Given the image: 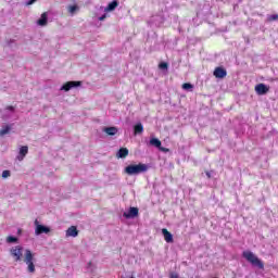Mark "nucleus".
<instances>
[{
    "label": "nucleus",
    "instance_id": "20",
    "mask_svg": "<svg viewBox=\"0 0 278 278\" xmlns=\"http://www.w3.org/2000/svg\"><path fill=\"white\" fill-rule=\"evenodd\" d=\"M7 242L9 244H14V242H18V238L9 236V237H7Z\"/></svg>",
    "mask_w": 278,
    "mask_h": 278
},
{
    "label": "nucleus",
    "instance_id": "29",
    "mask_svg": "<svg viewBox=\"0 0 278 278\" xmlns=\"http://www.w3.org/2000/svg\"><path fill=\"white\" fill-rule=\"evenodd\" d=\"M205 175H206L207 179H212V173L211 172H205Z\"/></svg>",
    "mask_w": 278,
    "mask_h": 278
},
{
    "label": "nucleus",
    "instance_id": "18",
    "mask_svg": "<svg viewBox=\"0 0 278 278\" xmlns=\"http://www.w3.org/2000/svg\"><path fill=\"white\" fill-rule=\"evenodd\" d=\"M142 131H144V126H142V123H139L134 126L135 136H138V134H142Z\"/></svg>",
    "mask_w": 278,
    "mask_h": 278
},
{
    "label": "nucleus",
    "instance_id": "28",
    "mask_svg": "<svg viewBox=\"0 0 278 278\" xmlns=\"http://www.w3.org/2000/svg\"><path fill=\"white\" fill-rule=\"evenodd\" d=\"M170 278H179V274L173 273V274H170Z\"/></svg>",
    "mask_w": 278,
    "mask_h": 278
},
{
    "label": "nucleus",
    "instance_id": "6",
    "mask_svg": "<svg viewBox=\"0 0 278 278\" xmlns=\"http://www.w3.org/2000/svg\"><path fill=\"white\" fill-rule=\"evenodd\" d=\"M254 90H255L256 94L264 96V94H268V92H270V87L266 86L264 83H261L255 86Z\"/></svg>",
    "mask_w": 278,
    "mask_h": 278
},
{
    "label": "nucleus",
    "instance_id": "22",
    "mask_svg": "<svg viewBox=\"0 0 278 278\" xmlns=\"http://www.w3.org/2000/svg\"><path fill=\"white\" fill-rule=\"evenodd\" d=\"M192 88H194V86L190 83L182 84V89L184 90H192Z\"/></svg>",
    "mask_w": 278,
    "mask_h": 278
},
{
    "label": "nucleus",
    "instance_id": "15",
    "mask_svg": "<svg viewBox=\"0 0 278 278\" xmlns=\"http://www.w3.org/2000/svg\"><path fill=\"white\" fill-rule=\"evenodd\" d=\"M129 155V150L127 148H121L116 154V157L123 160Z\"/></svg>",
    "mask_w": 278,
    "mask_h": 278
},
{
    "label": "nucleus",
    "instance_id": "5",
    "mask_svg": "<svg viewBox=\"0 0 278 278\" xmlns=\"http://www.w3.org/2000/svg\"><path fill=\"white\" fill-rule=\"evenodd\" d=\"M35 235L36 236H41V233H50L51 232V228L45 226V225H40L38 223V219L35 220Z\"/></svg>",
    "mask_w": 278,
    "mask_h": 278
},
{
    "label": "nucleus",
    "instance_id": "30",
    "mask_svg": "<svg viewBox=\"0 0 278 278\" xmlns=\"http://www.w3.org/2000/svg\"><path fill=\"white\" fill-rule=\"evenodd\" d=\"M7 110H9L10 112H14V106L9 105V106H7Z\"/></svg>",
    "mask_w": 278,
    "mask_h": 278
},
{
    "label": "nucleus",
    "instance_id": "23",
    "mask_svg": "<svg viewBox=\"0 0 278 278\" xmlns=\"http://www.w3.org/2000/svg\"><path fill=\"white\" fill-rule=\"evenodd\" d=\"M268 23H273V21H278V14H273L267 17Z\"/></svg>",
    "mask_w": 278,
    "mask_h": 278
},
{
    "label": "nucleus",
    "instance_id": "11",
    "mask_svg": "<svg viewBox=\"0 0 278 278\" xmlns=\"http://www.w3.org/2000/svg\"><path fill=\"white\" fill-rule=\"evenodd\" d=\"M77 236H79V230H77L76 226H71L66 230V238H77Z\"/></svg>",
    "mask_w": 278,
    "mask_h": 278
},
{
    "label": "nucleus",
    "instance_id": "10",
    "mask_svg": "<svg viewBox=\"0 0 278 278\" xmlns=\"http://www.w3.org/2000/svg\"><path fill=\"white\" fill-rule=\"evenodd\" d=\"M29 153V148L27 146H23L20 148V153L17 155L18 162H23L25 160V156Z\"/></svg>",
    "mask_w": 278,
    "mask_h": 278
},
{
    "label": "nucleus",
    "instance_id": "21",
    "mask_svg": "<svg viewBox=\"0 0 278 278\" xmlns=\"http://www.w3.org/2000/svg\"><path fill=\"white\" fill-rule=\"evenodd\" d=\"M67 10L70 14H73L74 12H77V10H79V7H77V4L70 5Z\"/></svg>",
    "mask_w": 278,
    "mask_h": 278
},
{
    "label": "nucleus",
    "instance_id": "19",
    "mask_svg": "<svg viewBox=\"0 0 278 278\" xmlns=\"http://www.w3.org/2000/svg\"><path fill=\"white\" fill-rule=\"evenodd\" d=\"M11 129H12V127H10L8 125L2 127V129H0V136H5V134H10Z\"/></svg>",
    "mask_w": 278,
    "mask_h": 278
},
{
    "label": "nucleus",
    "instance_id": "1",
    "mask_svg": "<svg viewBox=\"0 0 278 278\" xmlns=\"http://www.w3.org/2000/svg\"><path fill=\"white\" fill-rule=\"evenodd\" d=\"M242 257L247 260L252 266H255L260 270H264V262L260 260L253 252L251 251H243Z\"/></svg>",
    "mask_w": 278,
    "mask_h": 278
},
{
    "label": "nucleus",
    "instance_id": "16",
    "mask_svg": "<svg viewBox=\"0 0 278 278\" xmlns=\"http://www.w3.org/2000/svg\"><path fill=\"white\" fill-rule=\"evenodd\" d=\"M118 5V2L116 0H113L108 4V7L104 9V12H114Z\"/></svg>",
    "mask_w": 278,
    "mask_h": 278
},
{
    "label": "nucleus",
    "instance_id": "3",
    "mask_svg": "<svg viewBox=\"0 0 278 278\" xmlns=\"http://www.w3.org/2000/svg\"><path fill=\"white\" fill-rule=\"evenodd\" d=\"M24 262L27 265V270L31 274L36 273V265L34 262H36V258L34 257V253L31 250L25 251Z\"/></svg>",
    "mask_w": 278,
    "mask_h": 278
},
{
    "label": "nucleus",
    "instance_id": "27",
    "mask_svg": "<svg viewBox=\"0 0 278 278\" xmlns=\"http://www.w3.org/2000/svg\"><path fill=\"white\" fill-rule=\"evenodd\" d=\"M108 18V14H103L102 16L99 17V21H105Z\"/></svg>",
    "mask_w": 278,
    "mask_h": 278
},
{
    "label": "nucleus",
    "instance_id": "26",
    "mask_svg": "<svg viewBox=\"0 0 278 278\" xmlns=\"http://www.w3.org/2000/svg\"><path fill=\"white\" fill-rule=\"evenodd\" d=\"M34 3H36V0H29L28 2H26V5H34Z\"/></svg>",
    "mask_w": 278,
    "mask_h": 278
},
{
    "label": "nucleus",
    "instance_id": "2",
    "mask_svg": "<svg viewBox=\"0 0 278 278\" xmlns=\"http://www.w3.org/2000/svg\"><path fill=\"white\" fill-rule=\"evenodd\" d=\"M147 170H149V165L144 163L128 165L125 167L126 175H140L141 173H147Z\"/></svg>",
    "mask_w": 278,
    "mask_h": 278
},
{
    "label": "nucleus",
    "instance_id": "24",
    "mask_svg": "<svg viewBox=\"0 0 278 278\" xmlns=\"http://www.w3.org/2000/svg\"><path fill=\"white\" fill-rule=\"evenodd\" d=\"M159 68H161V71H166L168 68V63L166 62H161L159 64Z\"/></svg>",
    "mask_w": 278,
    "mask_h": 278
},
{
    "label": "nucleus",
    "instance_id": "4",
    "mask_svg": "<svg viewBox=\"0 0 278 278\" xmlns=\"http://www.w3.org/2000/svg\"><path fill=\"white\" fill-rule=\"evenodd\" d=\"M10 254L12 255L14 262H21V260H23V247L21 245L13 247L10 250Z\"/></svg>",
    "mask_w": 278,
    "mask_h": 278
},
{
    "label": "nucleus",
    "instance_id": "9",
    "mask_svg": "<svg viewBox=\"0 0 278 278\" xmlns=\"http://www.w3.org/2000/svg\"><path fill=\"white\" fill-rule=\"evenodd\" d=\"M138 214H140V211L138 207L131 206L128 212H125L123 214L124 218H137Z\"/></svg>",
    "mask_w": 278,
    "mask_h": 278
},
{
    "label": "nucleus",
    "instance_id": "12",
    "mask_svg": "<svg viewBox=\"0 0 278 278\" xmlns=\"http://www.w3.org/2000/svg\"><path fill=\"white\" fill-rule=\"evenodd\" d=\"M151 147H155L156 149H160L161 151H168L164 148H162V141L157 138L150 139Z\"/></svg>",
    "mask_w": 278,
    "mask_h": 278
},
{
    "label": "nucleus",
    "instance_id": "7",
    "mask_svg": "<svg viewBox=\"0 0 278 278\" xmlns=\"http://www.w3.org/2000/svg\"><path fill=\"white\" fill-rule=\"evenodd\" d=\"M79 86H81V81L79 80H71L65 83L61 90H64L65 92H68V90H72V88H79Z\"/></svg>",
    "mask_w": 278,
    "mask_h": 278
},
{
    "label": "nucleus",
    "instance_id": "8",
    "mask_svg": "<svg viewBox=\"0 0 278 278\" xmlns=\"http://www.w3.org/2000/svg\"><path fill=\"white\" fill-rule=\"evenodd\" d=\"M213 75L216 79H225V77H227V70H225V67L217 66L215 67Z\"/></svg>",
    "mask_w": 278,
    "mask_h": 278
},
{
    "label": "nucleus",
    "instance_id": "25",
    "mask_svg": "<svg viewBox=\"0 0 278 278\" xmlns=\"http://www.w3.org/2000/svg\"><path fill=\"white\" fill-rule=\"evenodd\" d=\"M2 177H3V179H8V177H10V170H3L2 172Z\"/></svg>",
    "mask_w": 278,
    "mask_h": 278
},
{
    "label": "nucleus",
    "instance_id": "17",
    "mask_svg": "<svg viewBox=\"0 0 278 278\" xmlns=\"http://www.w3.org/2000/svg\"><path fill=\"white\" fill-rule=\"evenodd\" d=\"M47 21H48L47 12H43L41 14V17L37 21V24L40 25V27H45V25H47Z\"/></svg>",
    "mask_w": 278,
    "mask_h": 278
},
{
    "label": "nucleus",
    "instance_id": "13",
    "mask_svg": "<svg viewBox=\"0 0 278 278\" xmlns=\"http://www.w3.org/2000/svg\"><path fill=\"white\" fill-rule=\"evenodd\" d=\"M162 233H163L165 242H167V243H173L174 242L173 233H170V231H168V229L163 228Z\"/></svg>",
    "mask_w": 278,
    "mask_h": 278
},
{
    "label": "nucleus",
    "instance_id": "14",
    "mask_svg": "<svg viewBox=\"0 0 278 278\" xmlns=\"http://www.w3.org/2000/svg\"><path fill=\"white\" fill-rule=\"evenodd\" d=\"M103 131L106 136H116L118 134V128L114 126L105 127Z\"/></svg>",
    "mask_w": 278,
    "mask_h": 278
}]
</instances>
